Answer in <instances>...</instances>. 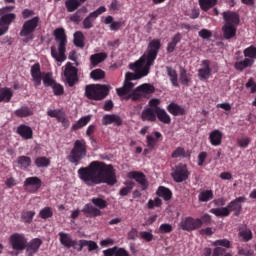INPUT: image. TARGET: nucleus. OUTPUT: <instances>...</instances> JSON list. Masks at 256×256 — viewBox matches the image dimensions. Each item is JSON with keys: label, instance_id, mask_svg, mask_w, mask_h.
I'll return each mask as SVG.
<instances>
[{"label": "nucleus", "instance_id": "nucleus-1", "mask_svg": "<svg viewBox=\"0 0 256 256\" xmlns=\"http://www.w3.org/2000/svg\"><path fill=\"white\" fill-rule=\"evenodd\" d=\"M160 49L161 40L154 39L148 44L147 52L134 64H130V69L134 72H126L123 86L116 88L119 97L131 99V101H141L155 92L153 85L145 83L135 88L136 84L133 81H139L149 75L151 65L155 63Z\"/></svg>", "mask_w": 256, "mask_h": 256}, {"label": "nucleus", "instance_id": "nucleus-2", "mask_svg": "<svg viewBox=\"0 0 256 256\" xmlns=\"http://www.w3.org/2000/svg\"><path fill=\"white\" fill-rule=\"evenodd\" d=\"M78 175L86 185H115L117 183V175L115 168L111 164L105 162L93 161L86 167L78 170Z\"/></svg>", "mask_w": 256, "mask_h": 256}, {"label": "nucleus", "instance_id": "nucleus-3", "mask_svg": "<svg viewBox=\"0 0 256 256\" xmlns=\"http://www.w3.org/2000/svg\"><path fill=\"white\" fill-rule=\"evenodd\" d=\"M56 41H58V49L55 46H51V56L57 62L58 67H61L62 63L67 60L65 55L67 47V36L65 35V29L57 28L54 31Z\"/></svg>", "mask_w": 256, "mask_h": 256}, {"label": "nucleus", "instance_id": "nucleus-4", "mask_svg": "<svg viewBox=\"0 0 256 256\" xmlns=\"http://www.w3.org/2000/svg\"><path fill=\"white\" fill-rule=\"evenodd\" d=\"M223 19L225 21L222 27L224 39H233L237 35V25H239V15L235 12H223Z\"/></svg>", "mask_w": 256, "mask_h": 256}, {"label": "nucleus", "instance_id": "nucleus-5", "mask_svg": "<svg viewBox=\"0 0 256 256\" xmlns=\"http://www.w3.org/2000/svg\"><path fill=\"white\" fill-rule=\"evenodd\" d=\"M109 89H111V86L101 84L88 85L86 86V97L94 101H101L109 95Z\"/></svg>", "mask_w": 256, "mask_h": 256}, {"label": "nucleus", "instance_id": "nucleus-6", "mask_svg": "<svg viewBox=\"0 0 256 256\" xmlns=\"http://www.w3.org/2000/svg\"><path fill=\"white\" fill-rule=\"evenodd\" d=\"M13 9H15V6H7L0 9V37L9 31V25L17 19L15 13H7L8 11H13Z\"/></svg>", "mask_w": 256, "mask_h": 256}, {"label": "nucleus", "instance_id": "nucleus-7", "mask_svg": "<svg viewBox=\"0 0 256 256\" xmlns=\"http://www.w3.org/2000/svg\"><path fill=\"white\" fill-rule=\"evenodd\" d=\"M41 19L39 16H35L34 18L27 20L24 22L22 29L20 31V37H24V41H31L33 39V33L35 29L39 27Z\"/></svg>", "mask_w": 256, "mask_h": 256}, {"label": "nucleus", "instance_id": "nucleus-8", "mask_svg": "<svg viewBox=\"0 0 256 256\" xmlns=\"http://www.w3.org/2000/svg\"><path fill=\"white\" fill-rule=\"evenodd\" d=\"M62 75L69 87H73L79 79L77 68L73 66L71 62L66 63V65L62 67Z\"/></svg>", "mask_w": 256, "mask_h": 256}, {"label": "nucleus", "instance_id": "nucleus-9", "mask_svg": "<svg viewBox=\"0 0 256 256\" xmlns=\"http://www.w3.org/2000/svg\"><path fill=\"white\" fill-rule=\"evenodd\" d=\"M87 155V143L85 140H76L74 143V148L70 153L71 159L74 161H79Z\"/></svg>", "mask_w": 256, "mask_h": 256}, {"label": "nucleus", "instance_id": "nucleus-10", "mask_svg": "<svg viewBox=\"0 0 256 256\" xmlns=\"http://www.w3.org/2000/svg\"><path fill=\"white\" fill-rule=\"evenodd\" d=\"M171 176L175 183H183V181H187L189 179V170L187 169V165L179 164L172 168Z\"/></svg>", "mask_w": 256, "mask_h": 256}, {"label": "nucleus", "instance_id": "nucleus-11", "mask_svg": "<svg viewBox=\"0 0 256 256\" xmlns=\"http://www.w3.org/2000/svg\"><path fill=\"white\" fill-rule=\"evenodd\" d=\"M179 227L182 229V231H188L191 233V231H197V229H201V220H199V218L195 219L191 216H188L181 220Z\"/></svg>", "mask_w": 256, "mask_h": 256}, {"label": "nucleus", "instance_id": "nucleus-12", "mask_svg": "<svg viewBox=\"0 0 256 256\" xmlns=\"http://www.w3.org/2000/svg\"><path fill=\"white\" fill-rule=\"evenodd\" d=\"M10 245L14 251H23L27 247L25 234L14 233L10 236Z\"/></svg>", "mask_w": 256, "mask_h": 256}, {"label": "nucleus", "instance_id": "nucleus-13", "mask_svg": "<svg viewBox=\"0 0 256 256\" xmlns=\"http://www.w3.org/2000/svg\"><path fill=\"white\" fill-rule=\"evenodd\" d=\"M42 185L43 181H41V178L32 176L25 179L23 188L25 191H28V193H37Z\"/></svg>", "mask_w": 256, "mask_h": 256}, {"label": "nucleus", "instance_id": "nucleus-14", "mask_svg": "<svg viewBox=\"0 0 256 256\" xmlns=\"http://www.w3.org/2000/svg\"><path fill=\"white\" fill-rule=\"evenodd\" d=\"M246 201H247V198L245 196H240L232 200L227 205V208L229 209L230 213H234L235 217H239V215H241V211H243L242 203H245Z\"/></svg>", "mask_w": 256, "mask_h": 256}, {"label": "nucleus", "instance_id": "nucleus-15", "mask_svg": "<svg viewBox=\"0 0 256 256\" xmlns=\"http://www.w3.org/2000/svg\"><path fill=\"white\" fill-rule=\"evenodd\" d=\"M107 8L105 6H100L96 11L91 12L84 20H83V27L84 29H92L93 23H95V19L105 13Z\"/></svg>", "mask_w": 256, "mask_h": 256}, {"label": "nucleus", "instance_id": "nucleus-16", "mask_svg": "<svg viewBox=\"0 0 256 256\" xmlns=\"http://www.w3.org/2000/svg\"><path fill=\"white\" fill-rule=\"evenodd\" d=\"M59 241L61 243V245H63V247H65L66 249H71V247L73 249H79V247H77V245L79 246V241L77 240H73V238H71V235L69 233H65V232H59Z\"/></svg>", "mask_w": 256, "mask_h": 256}, {"label": "nucleus", "instance_id": "nucleus-17", "mask_svg": "<svg viewBox=\"0 0 256 256\" xmlns=\"http://www.w3.org/2000/svg\"><path fill=\"white\" fill-rule=\"evenodd\" d=\"M41 245H43V240H41V238H33L29 242H26V255L35 256L36 253H39Z\"/></svg>", "mask_w": 256, "mask_h": 256}, {"label": "nucleus", "instance_id": "nucleus-18", "mask_svg": "<svg viewBox=\"0 0 256 256\" xmlns=\"http://www.w3.org/2000/svg\"><path fill=\"white\" fill-rule=\"evenodd\" d=\"M82 213L85 215V217H88V219H93V217H101L103 215V212H101L99 208L95 207L91 203H88L83 207Z\"/></svg>", "mask_w": 256, "mask_h": 256}, {"label": "nucleus", "instance_id": "nucleus-19", "mask_svg": "<svg viewBox=\"0 0 256 256\" xmlns=\"http://www.w3.org/2000/svg\"><path fill=\"white\" fill-rule=\"evenodd\" d=\"M102 124L120 127V125H123V119L117 114H106L102 118Z\"/></svg>", "mask_w": 256, "mask_h": 256}, {"label": "nucleus", "instance_id": "nucleus-20", "mask_svg": "<svg viewBox=\"0 0 256 256\" xmlns=\"http://www.w3.org/2000/svg\"><path fill=\"white\" fill-rule=\"evenodd\" d=\"M202 68L198 70V77L200 81H207L211 77V66L209 60H203L201 64Z\"/></svg>", "mask_w": 256, "mask_h": 256}, {"label": "nucleus", "instance_id": "nucleus-21", "mask_svg": "<svg viewBox=\"0 0 256 256\" xmlns=\"http://www.w3.org/2000/svg\"><path fill=\"white\" fill-rule=\"evenodd\" d=\"M129 178L135 179V181L141 185L142 191H146L147 187H149V182L147 181V178L143 172H130Z\"/></svg>", "mask_w": 256, "mask_h": 256}, {"label": "nucleus", "instance_id": "nucleus-22", "mask_svg": "<svg viewBox=\"0 0 256 256\" xmlns=\"http://www.w3.org/2000/svg\"><path fill=\"white\" fill-rule=\"evenodd\" d=\"M238 237L242 243H249L253 239V231L249 227L239 228Z\"/></svg>", "mask_w": 256, "mask_h": 256}, {"label": "nucleus", "instance_id": "nucleus-23", "mask_svg": "<svg viewBox=\"0 0 256 256\" xmlns=\"http://www.w3.org/2000/svg\"><path fill=\"white\" fill-rule=\"evenodd\" d=\"M83 247H88V251L90 252L97 251V249H99V245H97V242L93 240H79L77 251H83Z\"/></svg>", "mask_w": 256, "mask_h": 256}, {"label": "nucleus", "instance_id": "nucleus-24", "mask_svg": "<svg viewBox=\"0 0 256 256\" xmlns=\"http://www.w3.org/2000/svg\"><path fill=\"white\" fill-rule=\"evenodd\" d=\"M142 120L151 123L157 121V108H147L142 111Z\"/></svg>", "mask_w": 256, "mask_h": 256}, {"label": "nucleus", "instance_id": "nucleus-25", "mask_svg": "<svg viewBox=\"0 0 256 256\" xmlns=\"http://www.w3.org/2000/svg\"><path fill=\"white\" fill-rule=\"evenodd\" d=\"M31 75H32V78L34 81V85L36 87H39V85H41V81H42L41 66L39 65V63H36L31 67Z\"/></svg>", "mask_w": 256, "mask_h": 256}, {"label": "nucleus", "instance_id": "nucleus-26", "mask_svg": "<svg viewBox=\"0 0 256 256\" xmlns=\"http://www.w3.org/2000/svg\"><path fill=\"white\" fill-rule=\"evenodd\" d=\"M91 203L96 207V209H99V211L107 209V207L109 206V203L107 202V200H105V196L103 195L93 197L91 199Z\"/></svg>", "mask_w": 256, "mask_h": 256}, {"label": "nucleus", "instance_id": "nucleus-27", "mask_svg": "<svg viewBox=\"0 0 256 256\" xmlns=\"http://www.w3.org/2000/svg\"><path fill=\"white\" fill-rule=\"evenodd\" d=\"M222 139H223V133L220 130H214L209 135L210 143L214 147H219V145H221Z\"/></svg>", "mask_w": 256, "mask_h": 256}, {"label": "nucleus", "instance_id": "nucleus-28", "mask_svg": "<svg viewBox=\"0 0 256 256\" xmlns=\"http://www.w3.org/2000/svg\"><path fill=\"white\" fill-rule=\"evenodd\" d=\"M87 0H66L65 1V7L68 11V13H73V11H77L83 3H85Z\"/></svg>", "mask_w": 256, "mask_h": 256}, {"label": "nucleus", "instance_id": "nucleus-29", "mask_svg": "<svg viewBox=\"0 0 256 256\" xmlns=\"http://www.w3.org/2000/svg\"><path fill=\"white\" fill-rule=\"evenodd\" d=\"M156 195L164 199V201H171L173 198V192L165 186H160L156 191Z\"/></svg>", "mask_w": 256, "mask_h": 256}, {"label": "nucleus", "instance_id": "nucleus-30", "mask_svg": "<svg viewBox=\"0 0 256 256\" xmlns=\"http://www.w3.org/2000/svg\"><path fill=\"white\" fill-rule=\"evenodd\" d=\"M162 135L160 132H154L151 135H148L146 137V143H147V147L149 149H155V145H157V141L159 139H161Z\"/></svg>", "mask_w": 256, "mask_h": 256}, {"label": "nucleus", "instance_id": "nucleus-31", "mask_svg": "<svg viewBox=\"0 0 256 256\" xmlns=\"http://www.w3.org/2000/svg\"><path fill=\"white\" fill-rule=\"evenodd\" d=\"M17 133L23 137V139H33V130L31 127L21 125L17 128Z\"/></svg>", "mask_w": 256, "mask_h": 256}, {"label": "nucleus", "instance_id": "nucleus-32", "mask_svg": "<svg viewBox=\"0 0 256 256\" xmlns=\"http://www.w3.org/2000/svg\"><path fill=\"white\" fill-rule=\"evenodd\" d=\"M156 117L161 123H164L165 125H169V123H171V116L168 115L165 109L157 108Z\"/></svg>", "mask_w": 256, "mask_h": 256}, {"label": "nucleus", "instance_id": "nucleus-33", "mask_svg": "<svg viewBox=\"0 0 256 256\" xmlns=\"http://www.w3.org/2000/svg\"><path fill=\"white\" fill-rule=\"evenodd\" d=\"M167 110L169 111V113H171V115H174L175 117L179 115H185V108L175 103L169 104Z\"/></svg>", "mask_w": 256, "mask_h": 256}, {"label": "nucleus", "instance_id": "nucleus-34", "mask_svg": "<svg viewBox=\"0 0 256 256\" xmlns=\"http://www.w3.org/2000/svg\"><path fill=\"white\" fill-rule=\"evenodd\" d=\"M179 80L182 85H186L187 87H189V83H191V74L187 73V70L183 67H180Z\"/></svg>", "mask_w": 256, "mask_h": 256}, {"label": "nucleus", "instance_id": "nucleus-35", "mask_svg": "<svg viewBox=\"0 0 256 256\" xmlns=\"http://www.w3.org/2000/svg\"><path fill=\"white\" fill-rule=\"evenodd\" d=\"M13 97V90L11 88H2L0 89V102L9 103Z\"/></svg>", "mask_w": 256, "mask_h": 256}, {"label": "nucleus", "instance_id": "nucleus-36", "mask_svg": "<svg viewBox=\"0 0 256 256\" xmlns=\"http://www.w3.org/2000/svg\"><path fill=\"white\" fill-rule=\"evenodd\" d=\"M105 59H107V54L106 53H96L94 55L90 56V62L91 65H93V67H97V65H99V63H103V61H105Z\"/></svg>", "mask_w": 256, "mask_h": 256}, {"label": "nucleus", "instance_id": "nucleus-37", "mask_svg": "<svg viewBox=\"0 0 256 256\" xmlns=\"http://www.w3.org/2000/svg\"><path fill=\"white\" fill-rule=\"evenodd\" d=\"M253 63H255V60L245 58L242 61H237L234 65V67H235V69H237V71H243V69H247V67H251V65H253Z\"/></svg>", "mask_w": 256, "mask_h": 256}, {"label": "nucleus", "instance_id": "nucleus-38", "mask_svg": "<svg viewBox=\"0 0 256 256\" xmlns=\"http://www.w3.org/2000/svg\"><path fill=\"white\" fill-rule=\"evenodd\" d=\"M210 213L216 217H229V215H231V210H229L227 207L212 208L210 209Z\"/></svg>", "mask_w": 256, "mask_h": 256}, {"label": "nucleus", "instance_id": "nucleus-39", "mask_svg": "<svg viewBox=\"0 0 256 256\" xmlns=\"http://www.w3.org/2000/svg\"><path fill=\"white\" fill-rule=\"evenodd\" d=\"M213 197V190H204L198 195V201H200V203H207L211 201Z\"/></svg>", "mask_w": 256, "mask_h": 256}, {"label": "nucleus", "instance_id": "nucleus-40", "mask_svg": "<svg viewBox=\"0 0 256 256\" xmlns=\"http://www.w3.org/2000/svg\"><path fill=\"white\" fill-rule=\"evenodd\" d=\"M191 155V152L185 151V148L183 147H177L173 153H172V158L173 159H185V157H189Z\"/></svg>", "mask_w": 256, "mask_h": 256}, {"label": "nucleus", "instance_id": "nucleus-41", "mask_svg": "<svg viewBox=\"0 0 256 256\" xmlns=\"http://www.w3.org/2000/svg\"><path fill=\"white\" fill-rule=\"evenodd\" d=\"M167 75L173 87H179V82H178L179 78L177 76V71H175V69L173 68L167 67Z\"/></svg>", "mask_w": 256, "mask_h": 256}, {"label": "nucleus", "instance_id": "nucleus-42", "mask_svg": "<svg viewBox=\"0 0 256 256\" xmlns=\"http://www.w3.org/2000/svg\"><path fill=\"white\" fill-rule=\"evenodd\" d=\"M16 117H31L33 115V110L27 106H22L15 111Z\"/></svg>", "mask_w": 256, "mask_h": 256}, {"label": "nucleus", "instance_id": "nucleus-43", "mask_svg": "<svg viewBox=\"0 0 256 256\" xmlns=\"http://www.w3.org/2000/svg\"><path fill=\"white\" fill-rule=\"evenodd\" d=\"M74 44L81 49L85 47V36L83 35V32L78 31L74 34Z\"/></svg>", "mask_w": 256, "mask_h": 256}, {"label": "nucleus", "instance_id": "nucleus-44", "mask_svg": "<svg viewBox=\"0 0 256 256\" xmlns=\"http://www.w3.org/2000/svg\"><path fill=\"white\" fill-rule=\"evenodd\" d=\"M89 121H91V115L84 116V117L80 118L77 121V123H75L72 126V129L74 131H77V129H82V127H85V125H87V123H89Z\"/></svg>", "mask_w": 256, "mask_h": 256}, {"label": "nucleus", "instance_id": "nucleus-45", "mask_svg": "<svg viewBox=\"0 0 256 256\" xmlns=\"http://www.w3.org/2000/svg\"><path fill=\"white\" fill-rule=\"evenodd\" d=\"M199 5L202 11H209V9L217 5V0H199Z\"/></svg>", "mask_w": 256, "mask_h": 256}, {"label": "nucleus", "instance_id": "nucleus-46", "mask_svg": "<svg viewBox=\"0 0 256 256\" xmlns=\"http://www.w3.org/2000/svg\"><path fill=\"white\" fill-rule=\"evenodd\" d=\"M33 217H35V211H23L21 214V220L23 223H33Z\"/></svg>", "mask_w": 256, "mask_h": 256}, {"label": "nucleus", "instance_id": "nucleus-47", "mask_svg": "<svg viewBox=\"0 0 256 256\" xmlns=\"http://www.w3.org/2000/svg\"><path fill=\"white\" fill-rule=\"evenodd\" d=\"M39 217L41 219H51L53 217V208L51 207H45L40 210Z\"/></svg>", "mask_w": 256, "mask_h": 256}, {"label": "nucleus", "instance_id": "nucleus-48", "mask_svg": "<svg viewBox=\"0 0 256 256\" xmlns=\"http://www.w3.org/2000/svg\"><path fill=\"white\" fill-rule=\"evenodd\" d=\"M126 185H127L126 187H123L119 191V195H121V197H127V195L131 193V191H133V187H135L134 182H128L126 183Z\"/></svg>", "mask_w": 256, "mask_h": 256}, {"label": "nucleus", "instance_id": "nucleus-49", "mask_svg": "<svg viewBox=\"0 0 256 256\" xmlns=\"http://www.w3.org/2000/svg\"><path fill=\"white\" fill-rule=\"evenodd\" d=\"M244 57L246 59H252V61H255L256 59V48L254 46H250L244 50Z\"/></svg>", "mask_w": 256, "mask_h": 256}, {"label": "nucleus", "instance_id": "nucleus-50", "mask_svg": "<svg viewBox=\"0 0 256 256\" xmlns=\"http://www.w3.org/2000/svg\"><path fill=\"white\" fill-rule=\"evenodd\" d=\"M159 233L165 235L167 233H173V225L169 223H163L159 226Z\"/></svg>", "mask_w": 256, "mask_h": 256}, {"label": "nucleus", "instance_id": "nucleus-51", "mask_svg": "<svg viewBox=\"0 0 256 256\" xmlns=\"http://www.w3.org/2000/svg\"><path fill=\"white\" fill-rule=\"evenodd\" d=\"M163 205V200L161 198L157 197L154 200H149L147 203L148 209H155V207H161Z\"/></svg>", "mask_w": 256, "mask_h": 256}, {"label": "nucleus", "instance_id": "nucleus-52", "mask_svg": "<svg viewBox=\"0 0 256 256\" xmlns=\"http://www.w3.org/2000/svg\"><path fill=\"white\" fill-rule=\"evenodd\" d=\"M90 76L94 79V81H99V79H103L105 77V72L101 69H96L90 73Z\"/></svg>", "mask_w": 256, "mask_h": 256}, {"label": "nucleus", "instance_id": "nucleus-53", "mask_svg": "<svg viewBox=\"0 0 256 256\" xmlns=\"http://www.w3.org/2000/svg\"><path fill=\"white\" fill-rule=\"evenodd\" d=\"M214 247H225L226 249L231 248V241L228 239H220L214 242Z\"/></svg>", "mask_w": 256, "mask_h": 256}, {"label": "nucleus", "instance_id": "nucleus-54", "mask_svg": "<svg viewBox=\"0 0 256 256\" xmlns=\"http://www.w3.org/2000/svg\"><path fill=\"white\" fill-rule=\"evenodd\" d=\"M114 256H131L125 248L114 246Z\"/></svg>", "mask_w": 256, "mask_h": 256}, {"label": "nucleus", "instance_id": "nucleus-55", "mask_svg": "<svg viewBox=\"0 0 256 256\" xmlns=\"http://www.w3.org/2000/svg\"><path fill=\"white\" fill-rule=\"evenodd\" d=\"M43 83L45 87H52L55 84V81L53 80V76L51 74H45L43 77Z\"/></svg>", "mask_w": 256, "mask_h": 256}, {"label": "nucleus", "instance_id": "nucleus-56", "mask_svg": "<svg viewBox=\"0 0 256 256\" xmlns=\"http://www.w3.org/2000/svg\"><path fill=\"white\" fill-rule=\"evenodd\" d=\"M64 113L65 112H63L61 110H48L47 115L49 117H54L55 119H57L59 121Z\"/></svg>", "mask_w": 256, "mask_h": 256}, {"label": "nucleus", "instance_id": "nucleus-57", "mask_svg": "<svg viewBox=\"0 0 256 256\" xmlns=\"http://www.w3.org/2000/svg\"><path fill=\"white\" fill-rule=\"evenodd\" d=\"M199 221L201 223V227H203V225H211V215L205 213L201 216V218H199Z\"/></svg>", "mask_w": 256, "mask_h": 256}, {"label": "nucleus", "instance_id": "nucleus-58", "mask_svg": "<svg viewBox=\"0 0 256 256\" xmlns=\"http://www.w3.org/2000/svg\"><path fill=\"white\" fill-rule=\"evenodd\" d=\"M140 237L147 243H151V241H153L154 236H153V233H151V232L142 231V232H140Z\"/></svg>", "mask_w": 256, "mask_h": 256}, {"label": "nucleus", "instance_id": "nucleus-59", "mask_svg": "<svg viewBox=\"0 0 256 256\" xmlns=\"http://www.w3.org/2000/svg\"><path fill=\"white\" fill-rule=\"evenodd\" d=\"M51 87L53 89L54 95H63L64 93L63 85L54 82V85Z\"/></svg>", "mask_w": 256, "mask_h": 256}, {"label": "nucleus", "instance_id": "nucleus-60", "mask_svg": "<svg viewBox=\"0 0 256 256\" xmlns=\"http://www.w3.org/2000/svg\"><path fill=\"white\" fill-rule=\"evenodd\" d=\"M199 37L202 39H210L212 37L213 33L210 30L202 29L198 32Z\"/></svg>", "mask_w": 256, "mask_h": 256}, {"label": "nucleus", "instance_id": "nucleus-61", "mask_svg": "<svg viewBox=\"0 0 256 256\" xmlns=\"http://www.w3.org/2000/svg\"><path fill=\"white\" fill-rule=\"evenodd\" d=\"M238 255H241V256H253V255H255V251H253L252 249L240 248L238 250Z\"/></svg>", "mask_w": 256, "mask_h": 256}, {"label": "nucleus", "instance_id": "nucleus-62", "mask_svg": "<svg viewBox=\"0 0 256 256\" xmlns=\"http://www.w3.org/2000/svg\"><path fill=\"white\" fill-rule=\"evenodd\" d=\"M123 27V22L121 21H114L110 24L111 31H119Z\"/></svg>", "mask_w": 256, "mask_h": 256}, {"label": "nucleus", "instance_id": "nucleus-63", "mask_svg": "<svg viewBox=\"0 0 256 256\" xmlns=\"http://www.w3.org/2000/svg\"><path fill=\"white\" fill-rule=\"evenodd\" d=\"M225 248L217 246L214 248L212 256H223L225 255Z\"/></svg>", "mask_w": 256, "mask_h": 256}, {"label": "nucleus", "instance_id": "nucleus-64", "mask_svg": "<svg viewBox=\"0 0 256 256\" xmlns=\"http://www.w3.org/2000/svg\"><path fill=\"white\" fill-rule=\"evenodd\" d=\"M69 20L72 22V23H80L81 21V15H79V11H77L76 13L74 14H71L69 16Z\"/></svg>", "mask_w": 256, "mask_h": 256}]
</instances>
